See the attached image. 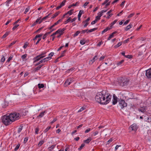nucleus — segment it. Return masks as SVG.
<instances>
[{"instance_id": "1", "label": "nucleus", "mask_w": 151, "mask_h": 151, "mask_svg": "<svg viewBox=\"0 0 151 151\" xmlns=\"http://www.w3.org/2000/svg\"><path fill=\"white\" fill-rule=\"evenodd\" d=\"M111 98V96L106 90H103L101 92L97 93L95 98L97 102L103 105L109 103Z\"/></svg>"}, {"instance_id": "2", "label": "nucleus", "mask_w": 151, "mask_h": 151, "mask_svg": "<svg viewBox=\"0 0 151 151\" xmlns=\"http://www.w3.org/2000/svg\"><path fill=\"white\" fill-rule=\"evenodd\" d=\"M13 113L9 115H5L2 117V122L5 125H8L12 124L16 120L15 117V115Z\"/></svg>"}, {"instance_id": "3", "label": "nucleus", "mask_w": 151, "mask_h": 151, "mask_svg": "<svg viewBox=\"0 0 151 151\" xmlns=\"http://www.w3.org/2000/svg\"><path fill=\"white\" fill-rule=\"evenodd\" d=\"M27 111L22 110L20 112H14L13 113L15 115L14 116L16 120H17L20 119L21 116H24L26 115Z\"/></svg>"}, {"instance_id": "4", "label": "nucleus", "mask_w": 151, "mask_h": 151, "mask_svg": "<svg viewBox=\"0 0 151 151\" xmlns=\"http://www.w3.org/2000/svg\"><path fill=\"white\" fill-rule=\"evenodd\" d=\"M129 82V79L127 78H122L119 83L120 86H123L127 85Z\"/></svg>"}, {"instance_id": "5", "label": "nucleus", "mask_w": 151, "mask_h": 151, "mask_svg": "<svg viewBox=\"0 0 151 151\" xmlns=\"http://www.w3.org/2000/svg\"><path fill=\"white\" fill-rule=\"evenodd\" d=\"M119 106L121 109H122L127 106V104L125 102V101L123 99H120L118 100Z\"/></svg>"}, {"instance_id": "6", "label": "nucleus", "mask_w": 151, "mask_h": 151, "mask_svg": "<svg viewBox=\"0 0 151 151\" xmlns=\"http://www.w3.org/2000/svg\"><path fill=\"white\" fill-rule=\"evenodd\" d=\"M51 58L50 57H47L45 58H44L42 60L40 61L38 63H36L35 65L36 66L38 65L39 64H40L41 63H45L46 62H47L48 61V60H50Z\"/></svg>"}, {"instance_id": "7", "label": "nucleus", "mask_w": 151, "mask_h": 151, "mask_svg": "<svg viewBox=\"0 0 151 151\" xmlns=\"http://www.w3.org/2000/svg\"><path fill=\"white\" fill-rule=\"evenodd\" d=\"M137 128L136 124H134L129 127V129L131 130L135 131L137 129Z\"/></svg>"}, {"instance_id": "8", "label": "nucleus", "mask_w": 151, "mask_h": 151, "mask_svg": "<svg viewBox=\"0 0 151 151\" xmlns=\"http://www.w3.org/2000/svg\"><path fill=\"white\" fill-rule=\"evenodd\" d=\"M146 76L148 78H151V68L146 70Z\"/></svg>"}, {"instance_id": "9", "label": "nucleus", "mask_w": 151, "mask_h": 151, "mask_svg": "<svg viewBox=\"0 0 151 151\" xmlns=\"http://www.w3.org/2000/svg\"><path fill=\"white\" fill-rule=\"evenodd\" d=\"M73 81V79L70 78L67 80L65 82L64 85L65 86L69 85Z\"/></svg>"}, {"instance_id": "10", "label": "nucleus", "mask_w": 151, "mask_h": 151, "mask_svg": "<svg viewBox=\"0 0 151 151\" xmlns=\"http://www.w3.org/2000/svg\"><path fill=\"white\" fill-rule=\"evenodd\" d=\"M118 102V99L116 97L115 94H114L113 96V99L112 104L114 105L116 104Z\"/></svg>"}, {"instance_id": "11", "label": "nucleus", "mask_w": 151, "mask_h": 151, "mask_svg": "<svg viewBox=\"0 0 151 151\" xmlns=\"http://www.w3.org/2000/svg\"><path fill=\"white\" fill-rule=\"evenodd\" d=\"M147 107L145 106H143L141 107L140 108L138 109V111L142 113H144L147 109Z\"/></svg>"}, {"instance_id": "12", "label": "nucleus", "mask_w": 151, "mask_h": 151, "mask_svg": "<svg viewBox=\"0 0 151 151\" xmlns=\"http://www.w3.org/2000/svg\"><path fill=\"white\" fill-rule=\"evenodd\" d=\"M46 113V111H44L41 112L40 114L39 115H38L37 117V119H39L40 118H41L44 115V113Z\"/></svg>"}, {"instance_id": "13", "label": "nucleus", "mask_w": 151, "mask_h": 151, "mask_svg": "<svg viewBox=\"0 0 151 151\" xmlns=\"http://www.w3.org/2000/svg\"><path fill=\"white\" fill-rule=\"evenodd\" d=\"M117 33L116 31H115L113 32L111 35H110L109 37L108 38L107 40H109L110 39L114 37V35Z\"/></svg>"}, {"instance_id": "14", "label": "nucleus", "mask_w": 151, "mask_h": 151, "mask_svg": "<svg viewBox=\"0 0 151 151\" xmlns=\"http://www.w3.org/2000/svg\"><path fill=\"white\" fill-rule=\"evenodd\" d=\"M44 57V56L42 57H40L39 58H36V57L34 58V59L35 60L34 61V63H35L38 61L40 60V59Z\"/></svg>"}, {"instance_id": "15", "label": "nucleus", "mask_w": 151, "mask_h": 151, "mask_svg": "<svg viewBox=\"0 0 151 151\" xmlns=\"http://www.w3.org/2000/svg\"><path fill=\"white\" fill-rule=\"evenodd\" d=\"M91 140V137H89L86 140H84L83 142L87 144H88Z\"/></svg>"}, {"instance_id": "16", "label": "nucleus", "mask_w": 151, "mask_h": 151, "mask_svg": "<svg viewBox=\"0 0 151 151\" xmlns=\"http://www.w3.org/2000/svg\"><path fill=\"white\" fill-rule=\"evenodd\" d=\"M97 58V55H96L90 61V63L92 62V63H93L95 60H96Z\"/></svg>"}, {"instance_id": "17", "label": "nucleus", "mask_w": 151, "mask_h": 151, "mask_svg": "<svg viewBox=\"0 0 151 151\" xmlns=\"http://www.w3.org/2000/svg\"><path fill=\"white\" fill-rule=\"evenodd\" d=\"M46 52H43L41 54H40L37 56H36V58H39L40 57H42L43 56H44V57H45V56H44V55L46 54Z\"/></svg>"}, {"instance_id": "18", "label": "nucleus", "mask_w": 151, "mask_h": 151, "mask_svg": "<svg viewBox=\"0 0 151 151\" xmlns=\"http://www.w3.org/2000/svg\"><path fill=\"white\" fill-rule=\"evenodd\" d=\"M132 27V24H129L128 25L125 29V30L126 31H127L130 28H131Z\"/></svg>"}, {"instance_id": "19", "label": "nucleus", "mask_w": 151, "mask_h": 151, "mask_svg": "<svg viewBox=\"0 0 151 151\" xmlns=\"http://www.w3.org/2000/svg\"><path fill=\"white\" fill-rule=\"evenodd\" d=\"M55 145H51L50 147H49L48 148L49 150L50 151H51L53 149L55 146Z\"/></svg>"}, {"instance_id": "20", "label": "nucleus", "mask_w": 151, "mask_h": 151, "mask_svg": "<svg viewBox=\"0 0 151 151\" xmlns=\"http://www.w3.org/2000/svg\"><path fill=\"white\" fill-rule=\"evenodd\" d=\"M97 29V28H95L91 29L90 30H88V32H87V33L92 32L93 31H94L96 30Z\"/></svg>"}, {"instance_id": "21", "label": "nucleus", "mask_w": 151, "mask_h": 151, "mask_svg": "<svg viewBox=\"0 0 151 151\" xmlns=\"http://www.w3.org/2000/svg\"><path fill=\"white\" fill-rule=\"evenodd\" d=\"M38 86L39 89L43 88L44 87V86L43 84L40 83H39L38 84Z\"/></svg>"}, {"instance_id": "22", "label": "nucleus", "mask_w": 151, "mask_h": 151, "mask_svg": "<svg viewBox=\"0 0 151 151\" xmlns=\"http://www.w3.org/2000/svg\"><path fill=\"white\" fill-rule=\"evenodd\" d=\"M111 28H109V27H107L105 29H104L103 31L102 32V34H103L105 32H107L108 30L110 29Z\"/></svg>"}, {"instance_id": "23", "label": "nucleus", "mask_w": 151, "mask_h": 151, "mask_svg": "<svg viewBox=\"0 0 151 151\" xmlns=\"http://www.w3.org/2000/svg\"><path fill=\"white\" fill-rule=\"evenodd\" d=\"M9 32H6L2 36V38H5L9 34Z\"/></svg>"}, {"instance_id": "24", "label": "nucleus", "mask_w": 151, "mask_h": 151, "mask_svg": "<svg viewBox=\"0 0 151 151\" xmlns=\"http://www.w3.org/2000/svg\"><path fill=\"white\" fill-rule=\"evenodd\" d=\"M45 141L44 140H42L40 141L38 144V146H41L44 142Z\"/></svg>"}, {"instance_id": "25", "label": "nucleus", "mask_w": 151, "mask_h": 151, "mask_svg": "<svg viewBox=\"0 0 151 151\" xmlns=\"http://www.w3.org/2000/svg\"><path fill=\"white\" fill-rule=\"evenodd\" d=\"M122 42H119L118 44H117L116 45H115L114 46L115 48H117V47H119L120 46H121L122 45Z\"/></svg>"}, {"instance_id": "26", "label": "nucleus", "mask_w": 151, "mask_h": 151, "mask_svg": "<svg viewBox=\"0 0 151 151\" xmlns=\"http://www.w3.org/2000/svg\"><path fill=\"white\" fill-rule=\"evenodd\" d=\"M83 11L82 10H80L79 12V13L78 15V17H79V18H80V17H81V15L83 13Z\"/></svg>"}, {"instance_id": "27", "label": "nucleus", "mask_w": 151, "mask_h": 151, "mask_svg": "<svg viewBox=\"0 0 151 151\" xmlns=\"http://www.w3.org/2000/svg\"><path fill=\"white\" fill-rule=\"evenodd\" d=\"M124 60H122L120 61H119L117 63V66H119L121 65L122 63L124 62Z\"/></svg>"}, {"instance_id": "28", "label": "nucleus", "mask_w": 151, "mask_h": 151, "mask_svg": "<svg viewBox=\"0 0 151 151\" xmlns=\"http://www.w3.org/2000/svg\"><path fill=\"white\" fill-rule=\"evenodd\" d=\"M12 1V0H7L5 2L6 5L7 6H9V4L10 3V2Z\"/></svg>"}, {"instance_id": "29", "label": "nucleus", "mask_w": 151, "mask_h": 151, "mask_svg": "<svg viewBox=\"0 0 151 151\" xmlns=\"http://www.w3.org/2000/svg\"><path fill=\"white\" fill-rule=\"evenodd\" d=\"M86 41L85 40H81L80 41V43L82 45H83L86 43Z\"/></svg>"}, {"instance_id": "30", "label": "nucleus", "mask_w": 151, "mask_h": 151, "mask_svg": "<svg viewBox=\"0 0 151 151\" xmlns=\"http://www.w3.org/2000/svg\"><path fill=\"white\" fill-rule=\"evenodd\" d=\"M51 127V126H49L47 127L44 131V132H47L48 130L50 129Z\"/></svg>"}, {"instance_id": "31", "label": "nucleus", "mask_w": 151, "mask_h": 151, "mask_svg": "<svg viewBox=\"0 0 151 151\" xmlns=\"http://www.w3.org/2000/svg\"><path fill=\"white\" fill-rule=\"evenodd\" d=\"M85 145V144H82L80 147L78 148V150H81L83 148V147H84Z\"/></svg>"}, {"instance_id": "32", "label": "nucleus", "mask_w": 151, "mask_h": 151, "mask_svg": "<svg viewBox=\"0 0 151 151\" xmlns=\"http://www.w3.org/2000/svg\"><path fill=\"white\" fill-rule=\"evenodd\" d=\"M59 13V12L56 13H55L54 14H53V16L52 17V18H55V17L57 16L58 15Z\"/></svg>"}, {"instance_id": "33", "label": "nucleus", "mask_w": 151, "mask_h": 151, "mask_svg": "<svg viewBox=\"0 0 151 151\" xmlns=\"http://www.w3.org/2000/svg\"><path fill=\"white\" fill-rule=\"evenodd\" d=\"M80 33V32L79 31H77L74 35H73V37H75L77 36Z\"/></svg>"}, {"instance_id": "34", "label": "nucleus", "mask_w": 151, "mask_h": 151, "mask_svg": "<svg viewBox=\"0 0 151 151\" xmlns=\"http://www.w3.org/2000/svg\"><path fill=\"white\" fill-rule=\"evenodd\" d=\"M5 58L4 56L3 55L1 58V62H3L5 61Z\"/></svg>"}, {"instance_id": "35", "label": "nucleus", "mask_w": 151, "mask_h": 151, "mask_svg": "<svg viewBox=\"0 0 151 151\" xmlns=\"http://www.w3.org/2000/svg\"><path fill=\"white\" fill-rule=\"evenodd\" d=\"M66 51V50H64V51H63L61 53V55L60 56V57L61 58L64 56V54L65 53V52Z\"/></svg>"}, {"instance_id": "36", "label": "nucleus", "mask_w": 151, "mask_h": 151, "mask_svg": "<svg viewBox=\"0 0 151 151\" xmlns=\"http://www.w3.org/2000/svg\"><path fill=\"white\" fill-rule=\"evenodd\" d=\"M28 44V43L27 42H25L23 47V48L24 49H25L27 47Z\"/></svg>"}, {"instance_id": "37", "label": "nucleus", "mask_w": 151, "mask_h": 151, "mask_svg": "<svg viewBox=\"0 0 151 151\" xmlns=\"http://www.w3.org/2000/svg\"><path fill=\"white\" fill-rule=\"evenodd\" d=\"M92 130L90 128H88L85 131V133H87L89 132L90 131Z\"/></svg>"}, {"instance_id": "38", "label": "nucleus", "mask_w": 151, "mask_h": 151, "mask_svg": "<svg viewBox=\"0 0 151 151\" xmlns=\"http://www.w3.org/2000/svg\"><path fill=\"white\" fill-rule=\"evenodd\" d=\"M57 32H58V34H59V35H62L63 33V32L60 29H58Z\"/></svg>"}, {"instance_id": "39", "label": "nucleus", "mask_w": 151, "mask_h": 151, "mask_svg": "<svg viewBox=\"0 0 151 151\" xmlns=\"http://www.w3.org/2000/svg\"><path fill=\"white\" fill-rule=\"evenodd\" d=\"M20 145L19 144H18L16 147L14 149V150L15 151H16L19 148V147H20Z\"/></svg>"}, {"instance_id": "40", "label": "nucleus", "mask_w": 151, "mask_h": 151, "mask_svg": "<svg viewBox=\"0 0 151 151\" xmlns=\"http://www.w3.org/2000/svg\"><path fill=\"white\" fill-rule=\"evenodd\" d=\"M99 133L98 131H96L95 132H93L92 134L91 135V136H95L97 134Z\"/></svg>"}, {"instance_id": "41", "label": "nucleus", "mask_w": 151, "mask_h": 151, "mask_svg": "<svg viewBox=\"0 0 151 151\" xmlns=\"http://www.w3.org/2000/svg\"><path fill=\"white\" fill-rule=\"evenodd\" d=\"M90 17H88V18L86 20L83 21L82 23L88 22L90 20Z\"/></svg>"}, {"instance_id": "42", "label": "nucleus", "mask_w": 151, "mask_h": 151, "mask_svg": "<svg viewBox=\"0 0 151 151\" xmlns=\"http://www.w3.org/2000/svg\"><path fill=\"white\" fill-rule=\"evenodd\" d=\"M27 56V54H24V55H23L22 56L21 58H22V59L24 60V59L26 58Z\"/></svg>"}, {"instance_id": "43", "label": "nucleus", "mask_w": 151, "mask_h": 151, "mask_svg": "<svg viewBox=\"0 0 151 151\" xmlns=\"http://www.w3.org/2000/svg\"><path fill=\"white\" fill-rule=\"evenodd\" d=\"M13 57V56H10L9 58L6 61L7 62H9L11 60H12V58Z\"/></svg>"}, {"instance_id": "44", "label": "nucleus", "mask_w": 151, "mask_h": 151, "mask_svg": "<svg viewBox=\"0 0 151 151\" xmlns=\"http://www.w3.org/2000/svg\"><path fill=\"white\" fill-rule=\"evenodd\" d=\"M62 21V19H60L57 22L55 23L54 24L55 26L57 25V24H58L59 22Z\"/></svg>"}, {"instance_id": "45", "label": "nucleus", "mask_w": 151, "mask_h": 151, "mask_svg": "<svg viewBox=\"0 0 151 151\" xmlns=\"http://www.w3.org/2000/svg\"><path fill=\"white\" fill-rule=\"evenodd\" d=\"M73 9H72L70 10V11H68L67 12V13H68V14H69L70 15H71L73 13Z\"/></svg>"}, {"instance_id": "46", "label": "nucleus", "mask_w": 151, "mask_h": 151, "mask_svg": "<svg viewBox=\"0 0 151 151\" xmlns=\"http://www.w3.org/2000/svg\"><path fill=\"white\" fill-rule=\"evenodd\" d=\"M97 21H98L96 19L94 20L93 21L91 22V24L92 25L94 24H95Z\"/></svg>"}, {"instance_id": "47", "label": "nucleus", "mask_w": 151, "mask_h": 151, "mask_svg": "<svg viewBox=\"0 0 151 151\" xmlns=\"http://www.w3.org/2000/svg\"><path fill=\"white\" fill-rule=\"evenodd\" d=\"M125 57L126 58H128L129 59H130L132 58V56L131 55H127L125 56Z\"/></svg>"}, {"instance_id": "48", "label": "nucleus", "mask_w": 151, "mask_h": 151, "mask_svg": "<svg viewBox=\"0 0 151 151\" xmlns=\"http://www.w3.org/2000/svg\"><path fill=\"white\" fill-rule=\"evenodd\" d=\"M29 10V8L28 7L26 9L25 12H24V13L25 14H26L28 12Z\"/></svg>"}, {"instance_id": "49", "label": "nucleus", "mask_w": 151, "mask_h": 151, "mask_svg": "<svg viewBox=\"0 0 151 151\" xmlns=\"http://www.w3.org/2000/svg\"><path fill=\"white\" fill-rule=\"evenodd\" d=\"M71 19V17H69L68 19L66 21H65V24H66L67 23H68V22L70 21Z\"/></svg>"}, {"instance_id": "50", "label": "nucleus", "mask_w": 151, "mask_h": 151, "mask_svg": "<svg viewBox=\"0 0 151 151\" xmlns=\"http://www.w3.org/2000/svg\"><path fill=\"white\" fill-rule=\"evenodd\" d=\"M65 2L66 1L65 0L63 1V2L61 3L60 5L62 6H63L65 5Z\"/></svg>"}, {"instance_id": "51", "label": "nucleus", "mask_w": 151, "mask_h": 151, "mask_svg": "<svg viewBox=\"0 0 151 151\" xmlns=\"http://www.w3.org/2000/svg\"><path fill=\"white\" fill-rule=\"evenodd\" d=\"M16 42V41H13V42H12L9 45V47H10L11 46H12V45H14Z\"/></svg>"}, {"instance_id": "52", "label": "nucleus", "mask_w": 151, "mask_h": 151, "mask_svg": "<svg viewBox=\"0 0 151 151\" xmlns=\"http://www.w3.org/2000/svg\"><path fill=\"white\" fill-rule=\"evenodd\" d=\"M19 26V25L18 24H16L15 25V26L13 28H12V29L13 30H15L16 28H17V27H18Z\"/></svg>"}, {"instance_id": "53", "label": "nucleus", "mask_w": 151, "mask_h": 151, "mask_svg": "<svg viewBox=\"0 0 151 151\" xmlns=\"http://www.w3.org/2000/svg\"><path fill=\"white\" fill-rule=\"evenodd\" d=\"M39 131V128L38 127L36 128L35 129V133L36 134H38V132Z\"/></svg>"}, {"instance_id": "54", "label": "nucleus", "mask_w": 151, "mask_h": 151, "mask_svg": "<svg viewBox=\"0 0 151 151\" xmlns=\"http://www.w3.org/2000/svg\"><path fill=\"white\" fill-rule=\"evenodd\" d=\"M48 34H47V32L46 33L43 35V38H42V39H45L47 35H48Z\"/></svg>"}, {"instance_id": "55", "label": "nucleus", "mask_w": 151, "mask_h": 151, "mask_svg": "<svg viewBox=\"0 0 151 151\" xmlns=\"http://www.w3.org/2000/svg\"><path fill=\"white\" fill-rule=\"evenodd\" d=\"M85 109L84 107L81 108L78 111V112H80L83 111Z\"/></svg>"}, {"instance_id": "56", "label": "nucleus", "mask_w": 151, "mask_h": 151, "mask_svg": "<svg viewBox=\"0 0 151 151\" xmlns=\"http://www.w3.org/2000/svg\"><path fill=\"white\" fill-rule=\"evenodd\" d=\"M105 57V56H102L99 58V60L101 61L103 60Z\"/></svg>"}, {"instance_id": "57", "label": "nucleus", "mask_w": 151, "mask_h": 151, "mask_svg": "<svg viewBox=\"0 0 151 151\" xmlns=\"http://www.w3.org/2000/svg\"><path fill=\"white\" fill-rule=\"evenodd\" d=\"M28 140V138L27 137H26L24 139V143H25L27 142V141Z\"/></svg>"}, {"instance_id": "58", "label": "nucleus", "mask_w": 151, "mask_h": 151, "mask_svg": "<svg viewBox=\"0 0 151 151\" xmlns=\"http://www.w3.org/2000/svg\"><path fill=\"white\" fill-rule=\"evenodd\" d=\"M96 19H97V20L98 21L100 19V16H99V15H98L96 17Z\"/></svg>"}, {"instance_id": "59", "label": "nucleus", "mask_w": 151, "mask_h": 151, "mask_svg": "<svg viewBox=\"0 0 151 151\" xmlns=\"http://www.w3.org/2000/svg\"><path fill=\"white\" fill-rule=\"evenodd\" d=\"M134 15V13L131 14L128 17V18H130L131 17H132Z\"/></svg>"}, {"instance_id": "60", "label": "nucleus", "mask_w": 151, "mask_h": 151, "mask_svg": "<svg viewBox=\"0 0 151 151\" xmlns=\"http://www.w3.org/2000/svg\"><path fill=\"white\" fill-rule=\"evenodd\" d=\"M129 21V19L127 20L124 23V25H126L127 24Z\"/></svg>"}, {"instance_id": "61", "label": "nucleus", "mask_w": 151, "mask_h": 151, "mask_svg": "<svg viewBox=\"0 0 151 151\" xmlns=\"http://www.w3.org/2000/svg\"><path fill=\"white\" fill-rule=\"evenodd\" d=\"M88 30V29H85V30H83L81 32L82 33L84 34L85 33V32H88L87 31Z\"/></svg>"}, {"instance_id": "62", "label": "nucleus", "mask_w": 151, "mask_h": 151, "mask_svg": "<svg viewBox=\"0 0 151 151\" xmlns=\"http://www.w3.org/2000/svg\"><path fill=\"white\" fill-rule=\"evenodd\" d=\"M98 15H99V16H100L101 17L103 15V13L100 12L98 13Z\"/></svg>"}, {"instance_id": "63", "label": "nucleus", "mask_w": 151, "mask_h": 151, "mask_svg": "<svg viewBox=\"0 0 151 151\" xmlns=\"http://www.w3.org/2000/svg\"><path fill=\"white\" fill-rule=\"evenodd\" d=\"M125 1H122L121 4H120V5L121 6H123L125 3Z\"/></svg>"}, {"instance_id": "64", "label": "nucleus", "mask_w": 151, "mask_h": 151, "mask_svg": "<svg viewBox=\"0 0 151 151\" xmlns=\"http://www.w3.org/2000/svg\"><path fill=\"white\" fill-rule=\"evenodd\" d=\"M146 121L147 122H151V118L150 117H148L147 120Z\"/></svg>"}]
</instances>
